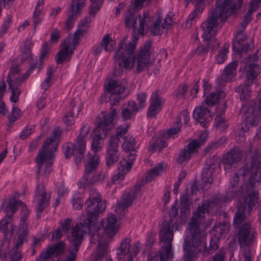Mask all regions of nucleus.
Masks as SVG:
<instances>
[{
	"label": "nucleus",
	"mask_w": 261,
	"mask_h": 261,
	"mask_svg": "<svg viewBox=\"0 0 261 261\" xmlns=\"http://www.w3.org/2000/svg\"><path fill=\"white\" fill-rule=\"evenodd\" d=\"M239 176L240 175L238 170V172L234 174L233 179L231 182V187L224 195H217L211 200L205 201L200 206H198L196 212L194 213L189 224V230L191 234L192 243L188 236H187L185 237L183 244L184 261H193L196 254L201 250V249L199 248V246L204 241L206 232L199 228V225L201 219L204 218L206 212H208L215 205L229 202L231 198L234 197H239L238 205L240 200L248 197L253 193H255L256 195V202H257L258 196L256 191H253L251 193H248V192L246 191L245 183L241 187H238Z\"/></svg>",
	"instance_id": "f257e3e1"
},
{
	"label": "nucleus",
	"mask_w": 261,
	"mask_h": 261,
	"mask_svg": "<svg viewBox=\"0 0 261 261\" xmlns=\"http://www.w3.org/2000/svg\"><path fill=\"white\" fill-rule=\"evenodd\" d=\"M87 217L86 219L77 223L68 235L69 245L67 255L76 259V253L84 240V234L89 233L91 243L96 244L100 241L99 231L101 228L97 224V218L106 207V203L101 199V195L95 189L89 191V197L85 201Z\"/></svg>",
	"instance_id": "f03ea898"
},
{
	"label": "nucleus",
	"mask_w": 261,
	"mask_h": 261,
	"mask_svg": "<svg viewBox=\"0 0 261 261\" xmlns=\"http://www.w3.org/2000/svg\"><path fill=\"white\" fill-rule=\"evenodd\" d=\"M138 38L133 37V39L126 44L123 48L124 40H121L117 47V51L114 56L115 59L114 75L118 76L122 74L127 69L134 68L135 73H140L147 69L150 74L156 75L159 72L160 65H154L151 62L152 51V42L147 40L141 47L136 56L134 55L136 49V41Z\"/></svg>",
	"instance_id": "7ed1b4c3"
},
{
	"label": "nucleus",
	"mask_w": 261,
	"mask_h": 261,
	"mask_svg": "<svg viewBox=\"0 0 261 261\" xmlns=\"http://www.w3.org/2000/svg\"><path fill=\"white\" fill-rule=\"evenodd\" d=\"M256 197L255 193H253L248 197L240 200V203L237 206L233 218L234 227L239 228L237 239L241 248L249 247L255 241L256 233L251 228L250 223L249 222L242 223L256 203Z\"/></svg>",
	"instance_id": "20e7f679"
},
{
	"label": "nucleus",
	"mask_w": 261,
	"mask_h": 261,
	"mask_svg": "<svg viewBox=\"0 0 261 261\" xmlns=\"http://www.w3.org/2000/svg\"><path fill=\"white\" fill-rule=\"evenodd\" d=\"M60 131L59 128H56L52 132L51 136L44 143V145L39 151L38 155L35 158L37 164V169L36 171V178L38 179L41 168L45 167L44 175L48 176L51 171L53 157L54 153L56 151L57 148V140L60 136Z\"/></svg>",
	"instance_id": "39448f33"
},
{
	"label": "nucleus",
	"mask_w": 261,
	"mask_h": 261,
	"mask_svg": "<svg viewBox=\"0 0 261 261\" xmlns=\"http://www.w3.org/2000/svg\"><path fill=\"white\" fill-rule=\"evenodd\" d=\"M239 174L243 178L247 192L251 193L252 189L261 182V163L257 154L252 160L239 169Z\"/></svg>",
	"instance_id": "423d86ee"
},
{
	"label": "nucleus",
	"mask_w": 261,
	"mask_h": 261,
	"mask_svg": "<svg viewBox=\"0 0 261 261\" xmlns=\"http://www.w3.org/2000/svg\"><path fill=\"white\" fill-rule=\"evenodd\" d=\"M117 114L116 110L111 108L110 113L107 115L106 113H101V117L97 118L95 123V128L93 132L95 134L92 139L91 147L95 153L99 150L103 143L102 135L103 137H108V133L114 127L113 120L114 116Z\"/></svg>",
	"instance_id": "0eeeda50"
},
{
	"label": "nucleus",
	"mask_w": 261,
	"mask_h": 261,
	"mask_svg": "<svg viewBox=\"0 0 261 261\" xmlns=\"http://www.w3.org/2000/svg\"><path fill=\"white\" fill-rule=\"evenodd\" d=\"M257 53L258 51L253 56H249L247 61L244 63V70L246 73L245 83L244 85L237 86L235 89L236 92L241 93L240 99L241 100H247L250 96V86L257 76L256 71L259 69L258 65L256 63L258 58L257 56Z\"/></svg>",
	"instance_id": "6e6552de"
},
{
	"label": "nucleus",
	"mask_w": 261,
	"mask_h": 261,
	"mask_svg": "<svg viewBox=\"0 0 261 261\" xmlns=\"http://www.w3.org/2000/svg\"><path fill=\"white\" fill-rule=\"evenodd\" d=\"M89 130L90 127L88 125H84L81 128L76 143L68 142L65 144L63 152L66 159L74 155L75 162L76 164L81 162L86 150L85 137L88 135Z\"/></svg>",
	"instance_id": "1a4fd4ad"
},
{
	"label": "nucleus",
	"mask_w": 261,
	"mask_h": 261,
	"mask_svg": "<svg viewBox=\"0 0 261 261\" xmlns=\"http://www.w3.org/2000/svg\"><path fill=\"white\" fill-rule=\"evenodd\" d=\"M216 7L208 17L213 16L214 19H220L223 23L226 20L228 16L240 9L243 0H217Z\"/></svg>",
	"instance_id": "9d476101"
},
{
	"label": "nucleus",
	"mask_w": 261,
	"mask_h": 261,
	"mask_svg": "<svg viewBox=\"0 0 261 261\" xmlns=\"http://www.w3.org/2000/svg\"><path fill=\"white\" fill-rule=\"evenodd\" d=\"M213 16L208 17L205 21L201 24L203 30V38L206 41V45L212 50L217 48L219 46L218 42L214 38L216 34L214 29L216 28L219 23L220 19H214Z\"/></svg>",
	"instance_id": "9b49d317"
},
{
	"label": "nucleus",
	"mask_w": 261,
	"mask_h": 261,
	"mask_svg": "<svg viewBox=\"0 0 261 261\" xmlns=\"http://www.w3.org/2000/svg\"><path fill=\"white\" fill-rule=\"evenodd\" d=\"M144 181L138 182L134 187L129 191L125 193L122 196V201L118 203L115 212L119 218L124 216V212L130 206L133 201L141 195V187L144 185Z\"/></svg>",
	"instance_id": "f8f14e48"
},
{
	"label": "nucleus",
	"mask_w": 261,
	"mask_h": 261,
	"mask_svg": "<svg viewBox=\"0 0 261 261\" xmlns=\"http://www.w3.org/2000/svg\"><path fill=\"white\" fill-rule=\"evenodd\" d=\"M127 84V80L125 79L121 81L118 80H111L109 81L106 89L107 91L111 94L110 100L113 101L111 102V105L117 104L122 98L120 94L124 92Z\"/></svg>",
	"instance_id": "ddd939ff"
},
{
	"label": "nucleus",
	"mask_w": 261,
	"mask_h": 261,
	"mask_svg": "<svg viewBox=\"0 0 261 261\" xmlns=\"http://www.w3.org/2000/svg\"><path fill=\"white\" fill-rule=\"evenodd\" d=\"M146 0H134V3L129 6L125 15V24L128 28H133L137 30V20L139 17L138 12Z\"/></svg>",
	"instance_id": "4468645a"
},
{
	"label": "nucleus",
	"mask_w": 261,
	"mask_h": 261,
	"mask_svg": "<svg viewBox=\"0 0 261 261\" xmlns=\"http://www.w3.org/2000/svg\"><path fill=\"white\" fill-rule=\"evenodd\" d=\"M160 243L163 250L172 251V242L173 239V228L170 223L167 222L163 224L160 230Z\"/></svg>",
	"instance_id": "2eb2a0df"
},
{
	"label": "nucleus",
	"mask_w": 261,
	"mask_h": 261,
	"mask_svg": "<svg viewBox=\"0 0 261 261\" xmlns=\"http://www.w3.org/2000/svg\"><path fill=\"white\" fill-rule=\"evenodd\" d=\"M87 0H71L68 18L66 22V28L69 31L80 13L81 10L85 6Z\"/></svg>",
	"instance_id": "dca6fc26"
},
{
	"label": "nucleus",
	"mask_w": 261,
	"mask_h": 261,
	"mask_svg": "<svg viewBox=\"0 0 261 261\" xmlns=\"http://www.w3.org/2000/svg\"><path fill=\"white\" fill-rule=\"evenodd\" d=\"M242 158L241 150L235 147L228 151L223 158L222 163L223 164L224 169L226 171H229L235 169L236 164Z\"/></svg>",
	"instance_id": "f3484780"
},
{
	"label": "nucleus",
	"mask_w": 261,
	"mask_h": 261,
	"mask_svg": "<svg viewBox=\"0 0 261 261\" xmlns=\"http://www.w3.org/2000/svg\"><path fill=\"white\" fill-rule=\"evenodd\" d=\"M19 207L21 208L20 221L24 223L27 221V216L29 214L30 212L25 204L22 201L16 199L15 195L9 199L6 207L4 208V211L6 213L11 212L13 215Z\"/></svg>",
	"instance_id": "a211bd4d"
},
{
	"label": "nucleus",
	"mask_w": 261,
	"mask_h": 261,
	"mask_svg": "<svg viewBox=\"0 0 261 261\" xmlns=\"http://www.w3.org/2000/svg\"><path fill=\"white\" fill-rule=\"evenodd\" d=\"M118 147L117 140L113 138L109 139L105 156L106 163L108 167L113 166L119 159L120 153Z\"/></svg>",
	"instance_id": "6ab92c4d"
},
{
	"label": "nucleus",
	"mask_w": 261,
	"mask_h": 261,
	"mask_svg": "<svg viewBox=\"0 0 261 261\" xmlns=\"http://www.w3.org/2000/svg\"><path fill=\"white\" fill-rule=\"evenodd\" d=\"M193 118L200 123L202 127H205L206 124L212 120V113L205 103L196 107L193 114Z\"/></svg>",
	"instance_id": "aec40b11"
},
{
	"label": "nucleus",
	"mask_w": 261,
	"mask_h": 261,
	"mask_svg": "<svg viewBox=\"0 0 261 261\" xmlns=\"http://www.w3.org/2000/svg\"><path fill=\"white\" fill-rule=\"evenodd\" d=\"M165 100L161 97L159 91H156L152 94L150 99V105L148 109L147 115L152 117L159 113L164 104Z\"/></svg>",
	"instance_id": "412c9836"
},
{
	"label": "nucleus",
	"mask_w": 261,
	"mask_h": 261,
	"mask_svg": "<svg viewBox=\"0 0 261 261\" xmlns=\"http://www.w3.org/2000/svg\"><path fill=\"white\" fill-rule=\"evenodd\" d=\"M36 196L38 198V205L37 208L36 216L38 218L41 217V213L44 209L49 205V198L46 196V193L43 185L38 184L36 190Z\"/></svg>",
	"instance_id": "4be33fe9"
},
{
	"label": "nucleus",
	"mask_w": 261,
	"mask_h": 261,
	"mask_svg": "<svg viewBox=\"0 0 261 261\" xmlns=\"http://www.w3.org/2000/svg\"><path fill=\"white\" fill-rule=\"evenodd\" d=\"M65 247V245L63 242L56 243L48 247L45 251H42L36 261L46 260L54 254H56V256H60L64 253Z\"/></svg>",
	"instance_id": "5701e85b"
},
{
	"label": "nucleus",
	"mask_w": 261,
	"mask_h": 261,
	"mask_svg": "<svg viewBox=\"0 0 261 261\" xmlns=\"http://www.w3.org/2000/svg\"><path fill=\"white\" fill-rule=\"evenodd\" d=\"M233 49L236 54L246 53L251 47L246 41V36L241 32H239L232 42Z\"/></svg>",
	"instance_id": "b1692460"
},
{
	"label": "nucleus",
	"mask_w": 261,
	"mask_h": 261,
	"mask_svg": "<svg viewBox=\"0 0 261 261\" xmlns=\"http://www.w3.org/2000/svg\"><path fill=\"white\" fill-rule=\"evenodd\" d=\"M91 22V19L90 17H86L80 21L77 30L74 33V37L71 43L73 46L79 44L81 38L87 32Z\"/></svg>",
	"instance_id": "393cba45"
},
{
	"label": "nucleus",
	"mask_w": 261,
	"mask_h": 261,
	"mask_svg": "<svg viewBox=\"0 0 261 261\" xmlns=\"http://www.w3.org/2000/svg\"><path fill=\"white\" fill-rule=\"evenodd\" d=\"M103 179L104 175L103 174L85 172L80 181V183L81 184L80 188L90 187L97 182H102Z\"/></svg>",
	"instance_id": "a878e982"
},
{
	"label": "nucleus",
	"mask_w": 261,
	"mask_h": 261,
	"mask_svg": "<svg viewBox=\"0 0 261 261\" xmlns=\"http://www.w3.org/2000/svg\"><path fill=\"white\" fill-rule=\"evenodd\" d=\"M131 239L129 237L123 239L120 246L117 249V255L119 261H127L130 254Z\"/></svg>",
	"instance_id": "bb28decb"
},
{
	"label": "nucleus",
	"mask_w": 261,
	"mask_h": 261,
	"mask_svg": "<svg viewBox=\"0 0 261 261\" xmlns=\"http://www.w3.org/2000/svg\"><path fill=\"white\" fill-rule=\"evenodd\" d=\"M117 221L116 216L111 214L107 217L105 222L103 220L101 221L105 233L110 237H113L118 231Z\"/></svg>",
	"instance_id": "cd10ccee"
},
{
	"label": "nucleus",
	"mask_w": 261,
	"mask_h": 261,
	"mask_svg": "<svg viewBox=\"0 0 261 261\" xmlns=\"http://www.w3.org/2000/svg\"><path fill=\"white\" fill-rule=\"evenodd\" d=\"M139 110L134 101L124 103L121 107V116L124 120L130 119Z\"/></svg>",
	"instance_id": "c85d7f7f"
},
{
	"label": "nucleus",
	"mask_w": 261,
	"mask_h": 261,
	"mask_svg": "<svg viewBox=\"0 0 261 261\" xmlns=\"http://www.w3.org/2000/svg\"><path fill=\"white\" fill-rule=\"evenodd\" d=\"M100 241L101 237H100V241L96 242V243H98L95 254L96 261H112L109 255L110 251L108 248V244L106 242L100 243Z\"/></svg>",
	"instance_id": "c756f323"
},
{
	"label": "nucleus",
	"mask_w": 261,
	"mask_h": 261,
	"mask_svg": "<svg viewBox=\"0 0 261 261\" xmlns=\"http://www.w3.org/2000/svg\"><path fill=\"white\" fill-rule=\"evenodd\" d=\"M24 80H22V79L21 77H17L14 80H8L7 83L9 86L8 90H10L12 93V95L10 98L11 101L15 103L18 101V97L21 92L20 90L18 88V86Z\"/></svg>",
	"instance_id": "7c9ffc66"
},
{
	"label": "nucleus",
	"mask_w": 261,
	"mask_h": 261,
	"mask_svg": "<svg viewBox=\"0 0 261 261\" xmlns=\"http://www.w3.org/2000/svg\"><path fill=\"white\" fill-rule=\"evenodd\" d=\"M207 137V134L205 133H202L199 136L198 139L193 140L186 145L184 148L193 155L198 151L199 147L206 141Z\"/></svg>",
	"instance_id": "2f4dec72"
},
{
	"label": "nucleus",
	"mask_w": 261,
	"mask_h": 261,
	"mask_svg": "<svg viewBox=\"0 0 261 261\" xmlns=\"http://www.w3.org/2000/svg\"><path fill=\"white\" fill-rule=\"evenodd\" d=\"M245 114L252 116L253 118H258L261 115V98L258 104L256 105V101L252 100L248 103L247 110H245V106L243 105V108L241 109Z\"/></svg>",
	"instance_id": "473e14b6"
},
{
	"label": "nucleus",
	"mask_w": 261,
	"mask_h": 261,
	"mask_svg": "<svg viewBox=\"0 0 261 261\" xmlns=\"http://www.w3.org/2000/svg\"><path fill=\"white\" fill-rule=\"evenodd\" d=\"M237 66L238 62L236 61H232L227 65L224 69V73L218 79L220 83L230 81L231 78L235 75Z\"/></svg>",
	"instance_id": "72a5a7b5"
},
{
	"label": "nucleus",
	"mask_w": 261,
	"mask_h": 261,
	"mask_svg": "<svg viewBox=\"0 0 261 261\" xmlns=\"http://www.w3.org/2000/svg\"><path fill=\"white\" fill-rule=\"evenodd\" d=\"M173 257L172 251H169L166 250H161L157 253H152L149 255L147 261H167L168 259H172Z\"/></svg>",
	"instance_id": "f704fd0d"
},
{
	"label": "nucleus",
	"mask_w": 261,
	"mask_h": 261,
	"mask_svg": "<svg viewBox=\"0 0 261 261\" xmlns=\"http://www.w3.org/2000/svg\"><path fill=\"white\" fill-rule=\"evenodd\" d=\"M261 7V0H252L248 12L245 15L243 21L241 23L242 27L244 29L248 22L251 20V15L258 8Z\"/></svg>",
	"instance_id": "c9c22d12"
},
{
	"label": "nucleus",
	"mask_w": 261,
	"mask_h": 261,
	"mask_svg": "<svg viewBox=\"0 0 261 261\" xmlns=\"http://www.w3.org/2000/svg\"><path fill=\"white\" fill-rule=\"evenodd\" d=\"M219 240L217 237H213L210 241V244L207 247L206 244L204 245V248L202 250L203 255L207 256L216 251L219 248Z\"/></svg>",
	"instance_id": "e433bc0d"
},
{
	"label": "nucleus",
	"mask_w": 261,
	"mask_h": 261,
	"mask_svg": "<svg viewBox=\"0 0 261 261\" xmlns=\"http://www.w3.org/2000/svg\"><path fill=\"white\" fill-rule=\"evenodd\" d=\"M165 170L164 163H160L156 166L151 168L146 176V182H149L156 176L160 175Z\"/></svg>",
	"instance_id": "4c0bfd02"
},
{
	"label": "nucleus",
	"mask_w": 261,
	"mask_h": 261,
	"mask_svg": "<svg viewBox=\"0 0 261 261\" xmlns=\"http://www.w3.org/2000/svg\"><path fill=\"white\" fill-rule=\"evenodd\" d=\"M87 155L89 158V161L85 166V172L94 173L98 167L99 156L97 155L96 153H94V154L91 155L88 154Z\"/></svg>",
	"instance_id": "58836bf2"
},
{
	"label": "nucleus",
	"mask_w": 261,
	"mask_h": 261,
	"mask_svg": "<svg viewBox=\"0 0 261 261\" xmlns=\"http://www.w3.org/2000/svg\"><path fill=\"white\" fill-rule=\"evenodd\" d=\"M139 29H137L138 33L143 35L145 29L149 28V24L151 21V18L149 15L148 11H145L143 13V17L139 15Z\"/></svg>",
	"instance_id": "ea45409f"
},
{
	"label": "nucleus",
	"mask_w": 261,
	"mask_h": 261,
	"mask_svg": "<svg viewBox=\"0 0 261 261\" xmlns=\"http://www.w3.org/2000/svg\"><path fill=\"white\" fill-rule=\"evenodd\" d=\"M161 17L159 14L156 20L152 23L150 28L151 34L154 36L159 35L164 33V30L166 28L161 22Z\"/></svg>",
	"instance_id": "a19ab883"
},
{
	"label": "nucleus",
	"mask_w": 261,
	"mask_h": 261,
	"mask_svg": "<svg viewBox=\"0 0 261 261\" xmlns=\"http://www.w3.org/2000/svg\"><path fill=\"white\" fill-rule=\"evenodd\" d=\"M42 62L41 60L37 59L35 61H32L30 65L29 69L24 73L21 77L22 80H25L30 75L31 73L35 72H39L42 67Z\"/></svg>",
	"instance_id": "79ce46f5"
},
{
	"label": "nucleus",
	"mask_w": 261,
	"mask_h": 261,
	"mask_svg": "<svg viewBox=\"0 0 261 261\" xmlns=\"http://www.w3.org/2000/svg\"><path fill=\"white\" fill-rule=\"evenodd\" d=\"M166 146V142L162 138H153L152 143L150 144L148 150L150 151H158L159 152H160L162 148Z\"/></svg>",
	"instance_id": "37998d69"
},
{
	"label": "nucleus",
	"mask_w": 261,
	"mask_h": 261,
	"mask_svg": "<svg viewBox=\"0 0 261 261\" xmlns=\"http://www.w3.org/2000/svg\"><path fill=\"white\" fill-rule=\"evenodd\" d=\"M33 45L32 41L27 39L24 42V45L21 48V60L23 62L31 57V48Z\"/></svg>",
	"instance_id": "c03bdc74"
},
{
	"label": "nucleus",
	"mask_w": 261,
	"mask_h": 261,
	"mask_svg": "<svg viewBox=\"0 0 261 261\" xmlns=\"http://www.w3.org/2000/svg\"><path fill=\"white\" fill-rule=\"evenodd\" d=\"M135 153H131L128 156V161L125 159L121 160L118 164V170H125L126 172L129 171L132 167L133 161L135 160Z\"/></svg>",
	"instance_id": "a18cd8bd"
},
{
	"label": "nucleus",
	"mask_w": 261,
	"mask_h": 261,
	"mask_svg": "<svg viewBox=\"0 0 261 261\" xmlns=\"http://www.w3.org/2000/svg\"><path fill=\"white\" fill-rule=\"evenodd\" d=\"M215 170L212 168L204 167L201 173L202 180L205 184L211 185L213 182L212 175Z\"/></svg>",
	"instance_id": "49530a36"
},
{
	"label": "nucleus",
	"mask_w": 261,
	"mask_h": 261,
	"mask_svg": "<svg viewBox=\"0 0 261 261\" xmlns=\"http://www.w3.org/2000/svg\"><path fill=\"white\" fill-rule=\"evenodd\" d=\"M54 72L55 69L54 67L50 66L47 68L46 71L47 77L41 84V87L44 90H47L52 84V76Z\"/></svg>",
	"instance_id": "de8ad7c7"
},
{
	"label": "nucleus",
	"mask_w": 261,
	"mask_h": 261,
	"mask_svg": "<svg viewBox=\"0 0 261 261\" xmlns=\"http://www.w3.org/2000/svg\"><path fill=\"white\" fill-rule=\"evenodd\" d=\"M229 45L225 44L223 46V48H221L218 54L216 56V59L217 63L222 64L224 62L226 59L227 53L228 51Z\"/></svg>",
	"instance_id": "09e8293b"
},
{
	"label": "nucleus",
	"mask_w": 261,
	"mask_h": 261,
	"mask_svg": "<svg viewBox=\"0 0 261 261\" xmlns=\"http://www.w3.org/2000/svg\"><path fill=\"white\" fill-rule=\"evenodd\" d=\"M192 155L185 148H182L176 158V162L179 164L187 162L191 159Z\"/></svg>",
	"instance_id": "8fccbe9b"
},
{
	"label": "nucleus",
	"mask_w": 261,
	"mask_h": 261,
	"mask_svg": "<svg viewBox=\"0 0 261 261\" xmlns=\"http://www.w3.org/2000/svg\"><path fill=\"white\" fill-rule=\"evenodd\" d=\"M10 242L7 240H5L2 241L1 247L0 248V258L4 260H6L7 258V255L9 254L8 251L9 250Z\"/></svg>",
	"instance_id": "3c124183"
},
{
	"label": "nucleus",
	"mask_w": 261,
	"mask_h": 261,
	"mask_svg": "<svg viewBox=\"0 0 261 261\" xmlns=\"http://www.w3.org/2000/svg\"><path fill=\"white\" fill-rule=\"evenodd\" d=\"M230 227L229 223L226 222H223L216 225L213 229L214 230L219 233L220 234H223L227 233Z\"/></svg>",
	"instance_id": "603ef678"
},
{
	"label": "nucleus",
	"mask_w": 261,
	"mask_h": 261,
	"mask_svg": "<svg viewBox=\"0 0 261 261\" xmlns=\"http://www.w3.org/2000/svg\"><path fill=\"white\" fill-rule=\"evenodd\" d=\"M221 93V91L217 93H211L205 99V105L208 106L215 105L218 102Z\"/></svg>",
	"instance_id": "864d4df0"
},
{
	"label": "nucleus",
	"mask_w": 261,
	"mask_h": 261,
	"mask_svg": "<svg viewBox=\"0 0 261 261\" xmlns=\"http://www.w3.org/2000/svg\"><path fill=\"white\" fill-rule=\"evenodd\" d=\"M182 126L181 118H179L178 120L175 122L173 126L170 127L166 131V133L168 136L170 137L179 133L181 130Z\"/></svg>",
	"instance_id": "5fc2aeb1"
},
{
	"label": "nucleus",
	"mask_w": 261,
	"mask_h": 261,
	"mask_svg": "<svg viewBox=\"0 0 261 261\" xmlns=\"http://www.w3.org/2000/svg\"><path fill=\"white\" fill-rule=\"evenodd\" d=\"M22 232L19 234L18 239L13 248H16L19 249V246L23 243L24 241H26V238L28 234L27 226L23 225L22 226Z\"/></svg>",
	"instance_id": "6e6d98bb"
},
{
	"label": "nucleus",
	"mask_w": 261,
	"mask_h": 261,
	"mask_svg": "<svg viewBox=\"0 0 261 261\" xmlns=\"http://www.w3.org/2000/svg\"><path fill=\"white\" fill-rule=\"evenodd\" d=\"M122 147L126 152L129 151H136V141L135 139L131 137L128 140H125Z\"/></svg>",
	"instance_id": "4d7b16f0"
},
{
	"label": "nucleus",
	"mask_w": 261,
	"mask_h": 261,
	"mask_svg": "<svg viewBox=\"0 0 261 261\" xmlns=\"http://www.w3.org/2000/svg\"><path fill=\"white\" fill-rule=\"evenodd\" d=\"M6 85L5 83H3L0 85V114L4 116L8 112V110L6 108V105L4 102L1 100L3 96V93L6 90Z\"/></svg>",
	"instance_id": "13d9d810"
},
{
	"label": "nucleus",
	"mask_w": 261,
	"mask_h": 261,
	"mask_svg": "<svg viewBox=\"0 0 261 261\" xmlns=\"http://www.w3.org/2000/svg\"><path fill=\"white\" fill-rule=\"evenodd\" d=\"M9 255L11 259V261H20L22 257L20 250L16 248L13 247L9 252Z\"/></svg>",
	"instance_id": "bf43d9fd"
},
{
	"label": "nucleus",
	"mask_w": 261,
	"mask_h": 261,
	"mask_svg": "<svg viewBox=\"0 0 261 261\" xmlns=\"http://www.w3.org/2000/svg\"><path fill=\"white\" fill-rule=\"evenodd\" d=\"M22 116V112L18 108L13 106L11 113L9 114L8 118L11 122H14L20 118Z\"/></svg>",
	"instance_id": "052dcab7"
},
{
	"label": "nucleus",
	"mask_w": 261,
	"mask_h": 261,
	"mask_svg": "<svg viewBox=\"0 0 261 261\" xmlns=\"http://www.w3.org/2000/svg\"><path fill=\"white\" fill-rule=\"evenodd\" d=\"M127 131V127H122L121 126H119L117 128V130L115 135L111 136L109 139L113 138L114 139L117 140L118 142V144L119 145V143L120 142V138H122L126 134Z\"/></svg>",
	"instance_id": "680f3d73"
},
{
	"label": "nucleus",
	"mask_w": 261,
	"mask_h": 261,
	"mask_svg": "<svg viewBox=\"0 0 261 261\" xmlns=\"http://www.w3.org/2000/svg\"><path fill=\"white\" fill-rule=\"evenodd\" d=\"M13 215H7L0 222V229L5 233L7 230V226L12 220Z\"/></svg>",
	"instance_id": "e2e57ef3"
},
{
	"label": "nucleus",
	"mask_w": 261,
	"mask_h": 261,
	"mask_svg": "<svg viewBox=\"0 0 261 261\" xmlns=\"http://www.w3.org/2000/svg\"><path fill=\"white\" fill-rule=\"evenodd\" d=\"M142 249V246L139 242H137L130 249V254L128 255L127 261H133V258L136 256L140 250Z\"/></svg>",
	"instance_id": "0e129e2a"
},
{
	"label": "nucleus",
	"mask_w": 261,
	"mask_h": 261,
	"mask_svg": "<svg viewBox=\"0 0 261 261\" xmlns=\"http://www.w3.org/2000/svg\"><path fill=\"white\" fill-rule=\"evenodd\" d=\"M104 0H90L92 4L90 7L89 13L94 15L95 13L100 9Z\"/></svg>",
	"instance_id": "69168bd1"
},
{
	"label": "nucleus",
	"mask_w": 261,
	"mask_h": 261,
	"mask_svg": "<svg viewBox=\"0 0 261 261\" xmlns=\"http://www.w3.org/2000/svg\"><path fill=\"white\" fill-rule=\"evenodd\" d=\"M113 41L112 40L111 37L110 36L109 34L105 35L102 39L101 40L100 44L102 46H105V49L107 51H111L112 50V48L109 47L108 46L109 43H111V45H113L112 42Z\"/></svg>",
	"instance_id": "338daca9"
},
{
	"label": "nucleus",
	"mask_w": 261,
	"mask_h": 261,
	"mask_svg": "<svg viewBox=\"0 0 261 261\" xmlns=\"http://www.w3.org/2000/svg\"><path fill=\"white\" fill-rule=\"evenodd\" d=\"M68 57V52L65 50L64 48L60 50L57 54L56 57V63L58 64H62Z\"/></svg>",
	"instance_id": "774afa93"
}]
</instances>
